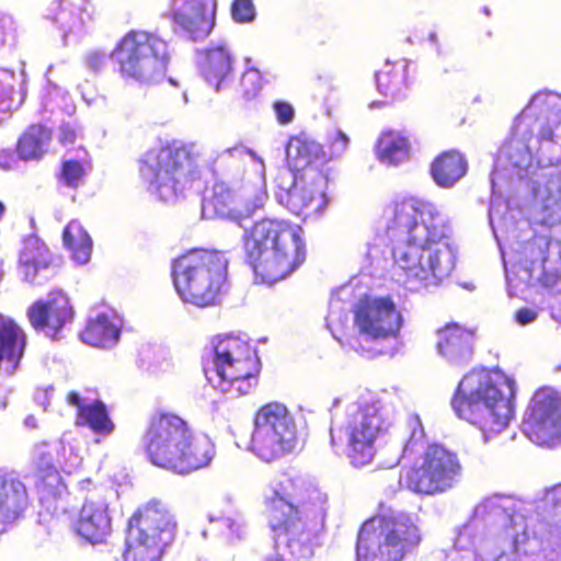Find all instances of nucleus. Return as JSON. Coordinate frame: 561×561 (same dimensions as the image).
Instances as JSON below:
<instances>
[{
	"label": "nucleus",
	"instance_id": "48",
	"mask_svg": "<svg viewBox=\"0 0 561 561\" xmlns=\"http://www.w3.org/2000/svg\"><path fill=\"white\" fill-rule=\"evenodd\" d=\"M539 141H554V133L553 127L549 124H545L541 126L539 130Z\"/></svg>",
	"mask_w": 561,
	"mask_h": 561
},
{
	"label": "nucleus",
	"instance_id": "38",
	"mask_svg": "<svg viewBox=\"0 0 561 561\" xmlns=\"http://www.w3.org/2000/svg\"><path fill=\"white\" fill-rule=\"evenodd\" d=\"M262 75L257 69H247L240 80V94L245 100L255 98L262 89Z\"/></svg>",
	"mask_w": 561,
	"mask_h": 561
},
{
	"label": "nucleus",
	"instance_id": "16",
	"mask_svg": "<svg viewBox=\"0 0 561 561\" xmlns=\"http://www.w3.org/2000/svg\"><path fill=\"white\" fill-rule=\"evenodd\" d=\"M523 432L539 446L561 442V396L553 389L540 388L530 399L523 419Z\"/></svg>",
	"mask_w": 561,
	"mask_h": 561
},
{
	"label": "nucleus",
	"instance_id": "5",
	"mask_svg": "<svg viewBox=\"0 0 561 561\" xmlns=\"http://www.w3.org/2000/svg\"><path fill=\"white\" fill-rule=\"evenodd\" d=\"M228 259L221 251L193 248L172 261V278L180 298L206 308L220 304L228 290Z\"/></svg>",
	"mask_w": 561,
	"mask_h": 561
},
{
	"label": "nucleus",
	"instance_id": "26",
	"mask_svg": "<svg viewBox=\"0 0 561 561\" xmlns=\"http://www.w3.org/2000/svg\"><path fill=\"white\" fill-rule=\"evenodd\" d=\"M437 350L453 363L467 362L472 355V334L457 323H448L437 331Z\"/></svg>",
	"mask_w": 561,
	"mask_h": 561
},
{
	"label": "nucleus",
	"instance_id": "13",
	"mask_svg": "<svg viewBox=\"0 0 561 561\" xmlns=\"http://www.w3.org/2000/svg\"><path fill=\"white\" fill-rule=\"evenodd\" d=\"M214 368L227 391L243 396L257 385L261 362L256 351L238 336L218 337L214 344Z\"/></svg>",
	"mask_w": 561,
	"mask_h": 561
},
{
	"label": "nucleus",
	"instance_id": "2",
	"mask_svg": "<svg viewBox=\"0 0 561 561\" xmlns=\"http://www.w3.org/2000/svg\"><path fill=\"white\" fill-rule=\"evenodd\" d=\"M301 229L288 220L262 218L242 237L244 263L256 279L274 284L290 276L306 261Z\"/></svg>",
	"mask_w": 561,
	"mask_h": 561
},
{
	"label": "nucleus",
	"instance_id": "12",
	"mask_svg": "<svg viewBox=\"0 0 561 561\" xmlns=\"http://www.w3.org/2000/svg\"><path fill=\"white\" fill-rule=\"evenodd\" d=\"M264 504L275 554L285 553L297 561L312 557L317 534L301 519L297 506L278 492L266 497Z\"/></svg>",
	"mask_w": 561,
	"mask_h": 561
},
{
	"label": "nucleus",
	"instance_id": "28",
	"mask_svg": "<svg viewBox=\"0 0 561 561\" xmlns=\"http://www.w3.org/2000/svg\"><path fill=\"white\" fill-rule=\"evenodd\" d=\"M233 58L226 45L209 47L204 51L201 71L216 90L232 73Z\"/></svg>",
	"mask_w": 561,
	"mask_h": 561
},
{
	"label": "nucleus",
	"instance_id": "21",
	"mask_svg": "<svg viewBox=\"0 0 561 561\" xmlns=\"http://www.w3.org/2000/svg\"><path fill=\"white\" fill-rule=\"evenodd\" d=\"M76 533L91 543H101L112 531V519L104 499L88 497L75 523Z\"/></svg>",
	"mask_w": 561,
	"mask_h": 561
},
{
	"label": "nucleus",
	"instance_id": "23",
	"mask_svg": "<svg viewBox=\"0 0 561 561\" xmlns=\"http://www.w3.org/2000/svg\"><path fill=\"white\" fill-rule=\"evenodd\" d=\"M18 263L24 280L31 284H44L38 280L42 272L50 271L51 276L56 274L53 254L46 243L35 236H28L23 241Z\"/></svg>",
	"mask_w": 561,
	"mask_h": 561
},
{
	"label": "nucleus",
	"instance_id": "31",
	"mask_svg": "<svg viewBox=\"0 0 561 561\" xmlns=\"http://www.w3.org/2000/svg\"><path fill=\"white\" fill-rule=\"evenodd\" d=\"M324 148L314 140L294 137L287 146V158L296 171L305 170L317 162H324Z\"/></svg>",
	"mask_w": 561,
	"mask_h": 561
},
{
	"label": "nucleus",
	"instance_id": "15",
	"mask_svg": "<svg viewBox=\"0 0 561 561\" xmlns=\"http://www.w3.org/2000/svg\"><path fill=\"white\" fill-rule=\"evenodd\" d=\"M385 233L390 241L417 240L424 242L436 226L446 231V222L436 207L416 198H402L388 204L383 210Z\"/></svg>",
	"mask_w": 561,
	"mask_h": 561
},
{
	"label": "nucleus",
	"instance_id": "44",
	"mask_svg": "<svg viewBox=\"0 0 561 561\" xmlns=\"http://www.w3.org/2000/svg\"><path fill=\"white\" fill-rule=\"evenodd\" d=\"M314 89L319 91H331L333 89L331 78L325 73H316L312 77Z\"/></svg>",
	"mask_w": 561,
	"mask_h": 561
},
{
	"label": "nucleus",
	"instance_id": "25",
	"mask_svg": "<svg viewBox=\"0 0 561 561\" xmlns=\"http://www.w3.org/2000/svg\"><path fill=\"white\" fill-rule=\"evenodd\" d=\"M26 346V334L12 319L0 316V367L12 374L16 370Z\"/></svg>",
	"mask_w": 561,
	"mask_h": 561
},
{
	"label": "nucleus",
	"instance_id": "7",
	"mask_svg": "<svg viewBox=\"0 0 561 561\" xmlns=\"http://www.w3.org/2000/svg\"><path fill=\"white\" fill-rule=\"evenodd\" d=\"M176 522L167 505L150 500L129 517L123 561H160L174 540Z\"/></svg>",
	"mask_w": 561,
	"mask_h": 561
},
{
	"label": "nucleus",
	"instance_id": "46",
	"mask_svg": "<svg viewBox=\"0 0 561 561\" xmlns=\"http://www.w3.org/2000/svg\"><path fill=\"white\" fill-rule=\"evenodd\" d=\"M105 60V54L99 51L91 53L87 58L88 66L94 71L100 70L104 66Z\"/></svg>",
	"mask_w": 561,
	"mask_h": 561
},
{
	"label": "nucleus",
	"instance_id": "11",
	"mask_svg": "<svg viewBox=\"0 0 561 561\" xmlns=\"http://www.w3.org/2000/svg\"><path fill=\"white\" fill-rule=\"evenodd\" d=\"M462 466L456 451L439 443L427 444L420 462L403 470L400 481L409 491L435 495L450 490L461 476Z\"/></svg>",
	"mask_w": 561,
	"mask_h": 561
},
{
	"label": "nucleus",
	"instance_id": "35",
	"mask_svg": "<svg viewBox=\"0 0 561 561\" xmlns=\"http://www.w3.org/2000/svg\"><path fill=\"white\" fill-rule=\"evenodd\" d=\"M62 241L78 263H87L92 253V240L78 220H71L62 231Z\"/></svg>",
	"mask_w": 561,
	"mask_h": 561
},
{
	"label": "nucleus",
	"instance_id": "53",
	"mask_svg": "<svg viewBox=\"0 0 561 561\" xmlns=\"http://www.w3.org/2000/svg\"><path fill=\"white\" fill-rule=\"evenodd\" d=\"M424 436L423 428H420L419 438H422Z\"/></svg>",
	"mask_w": 561,
	"mask_h": 561
},
{
	"label": "nucleus",
	"instance_id": "52",
	"mask_svg": "<svg viewBox=\"0 0 561 561\" xmlns=\"http://www.w3.org/2000/svg\"><path fill=\"white\" fill-rule=\"evenodd\" d=\"M5 210H7V207H5L4 203L2 201H0V220L4 216Z\"/></svg>",
	"mask_w": 561,
	"mask_h": 561
},
{
	"label": "nucleus",
	"instance_id": "49",
	"mask_svg": "<svg viewBox=\"0 0 561 561\" xmlns=\"http://www.w3.org/2000/svg\"><path fill=\"white\" fill-rule=\"evenodd\" d=\"M8 402H9V389L7 387L0 385V413H2L7 409Z\"/></svg>",
	"mask_w": 561,
	"mask_h": 561
},
{
	"label": "nucleus",
	"instance_id": "22",
	"mask_svg": "<svg viewBox=\"0 0 561 561\" xmlns=\"http://www.w3.org/2000/svg\"><path fill=\"white\" fill-rule=\"evenodd\" d=\"M28 505L25 484L19 478L0 473V534L22 518Z\"/></svg>",
	"mask_w": 561,
	"mask_h": 561
},
{
	"label": "nucleus",
	"instance_id": "3",
	"mask_svg": "<svg viewBox=\"0 0 561 561\" xmlns=\"http://www.w3.org/2000/svg\"><path fill=\"white\" fill-rule=\"evenodd\" d=\"M514 380L500 371H470L458 383L451 407L489 439L504 431L514 416Z\"/></svg>",
	"mask_w": 561,
	"mask_h": 561
},
{
	"label": "nucleus",
	"instance_id": "30",
	"mask_svg": "<svg viewBox=\"0 0 561 561\" xmlns=\"http://www.w3.org/2000/svg\"><path fill=\"white\" fill-rule=\"evenodd\" d=\"M51 130L43 124H31L20 136L16 153L24 161L38 160L51 141Z\"/></svg>",
	"mask_w": 561,
	"mask_h": 561
},
{
	"label": "nucleus",
	"instance_id": "40",
	"mask_svg": "<svg viewBox=\"0 0 561 561\" xmlns=\"http://www.w3.org/2000/svg\"><path fill=\"white\" fill-rule=\"evenodd\" d=\"M231 16L238 23H248L255 18V8L252 0H233Z\"/></svg>",
	"mask_w": 561,
	"mask_h": 561
},
{
	"label": "nucleus",
	"instance_id": "34",
	"mask_svg": "<svg viewBox=\"0 0 561 561\" xmlns=\"http://www.w3.org/2000/svg\"><path fill=\"white\" fill-rule=\"evenodd\" d=\"M35 488L47 497H58L66 491L67 486L51 458L41 457L36 462Z\"/></svg>",
	"mask_w": 561,
	"mask_h": 561
},
{
	"label": "nucleus",
	"instance_id": "50",
	"mask_svg": "<svg viewBox=\"0 0 561 561\" xmlns=\"http://www.w3.org/2000/svg\"><path fill=\"white\" fill-rule=\"evenodd\" d=\"M419 438L415 437V432L412 433L409 442L404 446V455H409L414 451L416 445H417Z\"/></svg>",
	"mask_w": 561,
	"mask_h": 561
},
{
	"label": "nucleus",
	"instance_id": "42",
	"mask_svg": "<svg viewBox=\"0 0 561 561\" xmlns=\"http://www.w3.org/2000/svg\"><path fill=\"white\" fill-rule=\"evenodd\" d=\"M11 34L16 37V27L12 18L7 15L0 16V46L5 43V35Z\"/></svg>",
	"mask_w": 561,
	"mask_h": 561
},
{
	"label": "nucleus",
	"instance_id": "20",
	"mask_svg": "<svg viewBox=\"0 0 561 561\" xmlns=\"http://www.w3.org/2000/svg\"><path fill=\"white\" fill-rule=\"evenodd\" d=\"M257 201L250 205L248 201L240 199L237 192L227 183L216 182L213 185L211 193L204 197L202 207L204 213L211 216L239 219L263 208V197H257Z\"/></svg>",
	"mask_w": 561,
	"mask_h": 561
},
{
	"label": "nucleus",
	"instance_id": "9",
	"mask_svg": "<svg viewBox=\"0 0 561 561\" xmlns=\"http://www.w3.org/2000/svg\"><path fill=\"white\" fill-rule=\"evenodd\" d=\"M432 227L427 240H403L392 249L394 265L402 271L405 282H426L448 276L455 265V254L444 241L446 231Z\"/></svg>",
	"mask_w": 561,
	"mask_h": 561
},
{
	"label": "nucleus",
	"instance_id": "18",
	"mask_svg": "<svg viewBox=\"0 0 561 561\" xmlns=\"http://www.w3.org/2000/svg\"><path fill=\"white\" fill-rule=\"evenodd\" d=\"M75 314L69 297L61 289H53L46 299H36L26 309L27 321L34 331L54 341L62 337V331L73 322Z\"/></svg>",
	"mask_w": 561,
	"mask_h": 561
},
{
	"label": "nucleus",
	"instance_id": "47",
	"mask_svg": "<svg viewBox=\"0 0 561 561\" xmlns=\"http://www.w3.org/2000/svg\"><path fill=\"white\" fill-rule=\"evenodd\" d=\"M77 138L76 131L70 126H62L59 134V141L62 145L73 144Z\"/></svg>",
	"mask_w": 561,
	"mask_h": 561
},
{
	"label": "nucleus",
	"instance_id": "36",
	"mask_svg": "<svg viewBox=\"0 0 561 561\" xmlns=\"http://www.w3.org/2000/svg\"><path fill=\"white\" fill-rule=\"evenodd\" d=\"M377 150L381 161L397 164L408 158L409 144L403 136L387 131L379 138Z\"/></svg>",
	"mask_w": 561,
	"mask_h": 561
},
{
	"label": "nucleus",
	"instance_id": "8",
	"mask_svg": "<svg viewBox=\"0 0 561 561\" xmlns=\"http://www.w3.org/2000/svg\"><path fill=\"white\" fill-rule=\"evenodd\" d=\"M110 57L123 79L149 82L165 71L171 54L169 43L159 34L130 30L117 41Z\"/></svg>",
	"mask_w": 561,
	"mask_h": 561
},
{
	"label": "nucleus",
	"instance_id": "32",
	"mask_svg": "<svg viewBox=\"0 0 561 561\" xmlns=\"http://www.w3.org/2000/svg\"><path fill=\"white\" fill-rule=\"evenodd\" d=\"M538 522L548 533L561 535V482L543 490Z\"/></svg>",
	"mask_w": 561,
	"mask_h": 561
},
{
	"label": "nucleus",
	"instance_id": "33",
	"mask_svg": "<svg viewBox=\"0 0 561 561\" xmlns=\"http://www.w3.org/2000/svg\"><path fill=\"white\" fill-rule=\"evenodd\" d=\"M119 337L118 328L105 313H100L90 319L80 333V339L85 344L95 347H107L116 343Z\"/></svg>",
	"mask_w": 561,
	"mask_h": 561
},
{
	"label": "nucleus",
	"instance_id": "19",
	"mask_svg": "<svg viewBox=\"0 0 561 561\" xmlns=\"http://www.w3.org/2000/svg\"><path fill=\"white\" fill-rule=\"evenodd\" d=\"M216 7V0H172L168 18L192 39H203L215 25Z\"/></svg>",
	"mask_w": 561,
	"mask_h": 561
},
{
	"label": "nucleus",
	"instance_id": "37",
	"mask_svg": "<svg viewBox=\"0 0 561 561\" xmlns=\"http://www.w3.org/2000/svg\"><path fill=\"white\" fill-rule=\"evenodd\" d=\"M83 164L77 160H67L61 163L58 179L68 187L77 188L83 184L85 178Z\"/></svg>",
	"mask_w": 561,
	"mask_h": 561
},
{
	"label": "nucleus",
	"instance_id": "4",
	"mask_svg": "<svg viewBox=\"0 0 561 561\" xmlns=\"http://www.w3.org/2000/svg\"><path fill=\"white\" fill-rule=\"evenodd\" d=\"M199 160L194 144L172 139L146 150L138 160V173L157 199L174 204L198 178Z\"/></svg>",
	"mask_w": 561,
	"mask_h": 561
},
{
	"label": "nucleus",
	"instance_id": "29",
	"mask_svg": "<svg viewBox=\"0 0 561 561\" xmlns=\"http://www.w3.org/2000/svg\"><path fill=\"white\" fill-rule=\"evenodd\" d=\"M409 66L405 60L386 61L376 72V84L380 93L392 99L404 95L410 88Z\"/></svg>",
	"mask_w": 561,
	"mask_h": 561
},
{
	"label": "nucleus",
	"instance_id": "27",
	"mask_svg": "<svg viewBox=\"0 0 561 561\" xmlns=\"http://www.w3.org/2000/svg\"><path fill=\"white\" fill-rule=\"evenodd\" d=\"M468 163L465 156L456 149L442 151L430 165V174L439 187L454 186L467 172Z\"/></svg>",
	"mask_w": 561,
	"mask_h": 561
},
{
	"label": "nucleus",
	"instance_id": "45",
	"mask_svg": "<svg viewBox=\"0 0 561 561\" xmlns=\"http://www.w3.org/2000/svg\"><path fill=\"white\" fill-rule=\"evenodd\" d=\"M537 318V312L529 308H520L515 313V320L522 324H528L533 321H535Z\"/></svg>",
	"mask_w": 561,
	"mask_h": 561
},
{
	"label": "nucleus",
	"instance_id": "17",
	"mask_svg": "<svg viewBox=\"0 0 561 561\" xmlns=\"http://www.w3.org/2000/svg\"><path fill=\"white\" fill-rule=\"evenodd\" d=\"M353 314L359 333L375 341L396 339L403 324V317L390 296H364L354 306Z\"/></svg>",
	"mask_w": 561,
	"mask_h": 561
},
{
	"label": "nucleus",
	"instance_id": "43",
	"mask_svg": "<svg viewBox=\"0 0 561 561\" xmlns=\"http://www.w3.org/2000/svg\"><path fill=\"white\" fill-rule=\"evenodd\" d=\"M79 12V21L81 24H84L88 21H92L96 15L95 7L89 1L85 0L81 8H78Z\"/></svg>",
	"mask_w": 561,
	"mask_h": 561
},
{
	"label": "nucleus",
	"instance_id": "14",
	"mask_svg": "<svg viewBox=\"0 0 561 561\" xmlns=\"http://www.w3.org/2000/svg\"><path fill=\"white\" fill-rule=\"evenodd\" d=\"M380 433L381 424L376 413L356 408L343 424L330 428V445L353 467L360 468L373 462Z\"/></svg>",
	"mask_w": 561,
	"mask_h": 561
},
{
	"label": "nucleus",
	"instance_id": "24",
	"mask_svg": "<svg viewBox=\"0 0 561 561\" xmlns=\"http://www.w3.org/2000/svg\"><path fill=\"white\" fill-rule=\"evenodd\" d=\"M66 402L77 409L76 425L87 426L93 433L103 436H107L114 431L115 425L108 416L106 405L101 400L84 404L81 396L71 390L66 394Z\"/></svg>",
	"mask_w": 561,
	"mask_h": 561
},
{
	"label": "nucleus",
	"instance_id": "10",
	"mask_svg": "<svg viewBox=\"0 0 561 561\" xmlns=\"http://www.w3.org/2000/svg\"><path fill=\"white\" fill-rule=\"evenodd\" d=\"M297 444V426L294 416L284 403L270 401L255 411L251 447L261 460L276 461L291 454Z\"/></svg>",
	"mask_w": 561,
	"mask_h": 561
},
{
	"label": "nucleus",
	"instance_id": "1",
	"mask_svg": "<svg viewBox=\"0 0 561 561\" xmlns=\"http://www.w3.org/2000/svg\"><path fill=\"white\" fill-rule=\"evenodd\" d=\"M148 461L161 469L187 474L207 467L215 456V446L181 415L157 410L148 416L141 435Z\"/></svg>",
	"mask_w": 561,
	"mask_h": 561
},
{
	"label": "nucleus",
	"instance_id": "51",
	"mask_svg": "<svg viewBox=\"0 0 561 561\" xmlns=\"http://www.w3.org/2000/svg\"><path fill=\"white\" fill-rule=\"evenodd\" d=\"M428 38L432 44H434L435 46H438V38H437L436 33H434V32L430 33Z\"/></svg>",
	"mask_w": 561,
	"mask_h": 561
},
{
	"label": "nucleus",
	"instance_id": "39",
	"mask_svg": "<svg viewBox=\"0 0 561 561\" xmlns=\"http://www.w3.org/2000/svg\"><path fill=\"white\" fill-rule=\"evenodd\" d=\"M348 144V137L343 131L336 130L327 141L324 162L341 157L346 151Z\"/></svg>",
	"mask_w": 561,
	"mask_h": 561
},
{
	"label": "nucleus",
	"instance_id": "41",
	"mask_svg": "<svg viewBox=\"0 0 561 561\" xmlns=\"http://www.w3.org/2000/svg\"><path fill=\"white\" fill-rule=\"evenodd\" d=\"M272 106L278 124L287 125L293 122L295 117V110L288 101L276 100L273 102Z\"/></svg>",
	"mask_w": 561,
	"mask_h": 561
},
{
	"label": "nucleus",
	"instance_id": "6",
	"mask_svg": "<svg viewBox=\"0 0 561 561\" xmlns=\"http://www.w3.org/2000/svg\"><path fill=\"white\" fill-rule=\"evenodd\" d=\"M420 542L421 533L411 515L378 514L359 528L356 558L357 561H400Z\"/></svg>",
	"mask_w": 561,
	"mask_h": 561
}]
</instances>
